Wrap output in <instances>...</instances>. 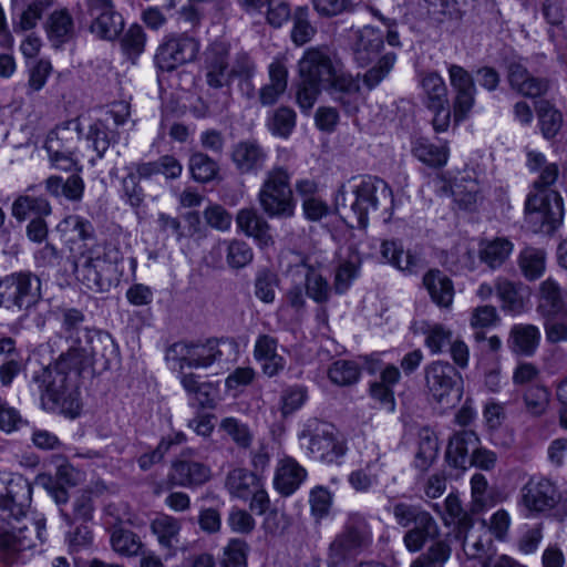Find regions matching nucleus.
Wrapping results in <instances>:
<instances>
[{
    "instance_id": "nucleus-20",
    "label": "nucleus",
    "mask_w": 567,
    "mask_h": 567,
    "mask_svg": "<svg viewBox=\"0 0 567 567\" xmlns=\"http://www.w3.org/2000/svg\"><path fill=\"white\" fill-rule=\"evenodd\" d=\"M229 50L230 45L224 41L214 42L206 49L204 72L208 86L221 89L230 85Z\"/></svg>"
},
{
    "instance_id": "nucleus-3",
    "label": "nucleus",
    "mask_w": 567,
    "mask_h": 567,
    "mask_svg": "<svg viewBox=\"0 0 567 567\" xmlns=\"http://www.w3.org/2000/svg\"><path fill=\"white\" fill-rule=\"evenodd\" d=\"M383 48L384 33L380 29L364 25L352 32L351 50L355 63L365 68L377 60L363 75V83L369 90L378 86L390 74L396 62L394 52H386L380 56Z\"/></svg>"
},
{
    "instance_id": "nucleus-11",
    "label": "nucleus",
    "mask_w": 567,
    "mask_h": 567,
    "mask_svg": "<svg viewBox=\"0 0 567 567\" xmlns=\"http://www.w3.org/2000/svg\"><path fill=\"white\" fill-rule=\"evenodd\" d=\"M41 299V281L31 271H19L0 279V308L29 311Z\"/></svg>"
},
{
    "instance_id": "nucleus-2",
    "label": "nucleus",
    "mask_w": 567,
    "mask_h": 567,
    "mask_svg": "<svg viewBox=\"0 0 567 567\" xmlns=\"http://www.w3.org/2000/svg\"><path fill=\"white\" fill-rule=\"evenodd\" d=\"M334 204L339 214L352 213L357 218L358 227L365 228L371 213L392 204V190L379 177L369 175L357 177L340 186Z\"/></svg>"
},
{
    "instance_id": "nucleus-39",
    "label": "nucleus",
    "mask_w": 567,
    "mask_h": 567,
    "mask_svg": "<svg viewBox=\"0 0 567 567\" xmlns=\"http://www.w3.org/2000/svg\"><path fill=\"white\" fill-rule=\"evenodd\" d=\"M47 190L55 196H64L69 200H80L84 190V182L78 174L70 175L66 179L61 176H50L45 181Z\"/></svg>"
},
{
    "instance_id": "nucleus-25",
    "label": "nucleus",
    "mask_w": 567,
    "mask_h": 567,
    "mask_svg": "<svg viewBox=\"0 0 567 567\" xmlns=\"http://www.w3.org/2000/svg\"><path fill=\"white\" fill-rule=\"evenodd\" d=\"M278 347L277 338L270 334H259L255 341L254 358L269 378L278 375L286 368V359L278 352Z\"/></svg>"
},
{
    "instance_id": "nucleus-61",
    "label": "nucleus",
    "mask_w": 567,
    "mask_h": 567,
    "mask_svg": "<svg viewBox=\"0 0 567 567\" xmlns=\"http://www.w3.org/2000/svg\"><path fill=\"white\" fill-rule=\"evenodd\" d=\"M383 464L375 461L367 465L364 468H359L351 472L348 476V482L357 492H368L374 484L379 482L377 468H381Z\"/></svg>"
},
{
    "instance_id": "nucleus-50",
    "label": "nucleus",
    "mask_w": 567,
    "mask_h": 567,
    "mask_svg": "<svg viewBox=\"0 0 567 567\" xmlns=\"http://www.w3.org/2000/svg\"><path fill=\"white\" fill-rule=\"evenodd\" d=\"M439 442L437 437L430 431L420 433L419 447L415 455V467L422 472L427 471L437 457Z\"/></svg>"
},
{
    "instance_id": "nucleus-15",
    "label": "nucleus",
    "mask_w": 567,
    "mask_h": 567,
    "mask_svg": "<svg viewBox=\"0 0 567 567\" xmlns=\"http://www.w3.org/2000/svg\"><path fill=\"white\" fill-rule=\"evenodd\" d=\"M70 358L84 370L95 360L102 359L106 362L117 355V346L110 333L95 329L85 332L81 343L74 348Z\"/></svg>"
},
{
    "instance_id": "nucleus-32",
    "label": "nucleus",
    "mask_w": 567,
    "mask_h": 567,
    "mask_svg": "<svg viewBox=\"0 0 567 567\" xmlns=\"http://www.w3.org/2000/svg\"><path fill=\"white\" fill-rule=\"evenodd\" d=\"M423 285L434 303L440 308H450L454 298V286L445 274L431 269L424 275Z\"/></svg>"
},
{
    "instance_id": "nucleus-53",
    "label": "nucleus",
    "mask_w": 567,
    "mask_h": 567,
    "mask_svg": "<svg viewBox=\"0 0 567 567\" xmlns=\"http://www.w3.org/2000/svg\"><path fill=\"white\" fill-rule=\"evenodd\" d=\"M218 169V164L207 154L198 152L189 158V171L196 182L208 183L213 181Z\"/></svg>"
},
{
    "instance_id": "nucleus-27",
    "label": "nucleus",
    "mask_w": 567,
    "mask_h": 567,
    "mask_svg": "<svg viewBox=\"0 0 567 567\" xmlns=\"http://www.w3.org/2000/svg\"><path fill=\"white\" fill-rule=\"evenodd\" d=\"M307 477V471L295 458L279 461L274 477L275 488L284 496L293 494Z\"/></svg>"
},
{
    "instance_id": "nucleus-35",
    "label": "nucleus",
    "mask_w": 567,
    "mask_h": 567,
    "mask_svg": "<svg viewBox=\"0 0 567 567\" xmlns=\"http://www.w3.org/2000/svg\"><path fill=\"white\" fill-rule=\"evenodd\" d=\"M82 127L80 118L71 120L51 131L45 141V150L49 154H61L65 145L74 147L75 142L81 137Z\"/></svg>"
},
{
    "instance_id": "nucleus-24",
    "label": "nucleus",
    "mask_w": 567,
    "mask_h": 567,
    "mask_svg": "<svg viewBox=\"0 0 567 567\" xmlns=\"http://www.w3.org/2000/svg\"><path fill=\"white\" fill-rule=\"evenodd\" d=\"M323 89L328 90L331 96L338 101L347 112H352L357 109L360 89L359 82L351 74L342 71L339 61L334 65V74Z\"/></svg>"
},
{
    "instance_id": "nucleus-23",
    "label": "nucleus",
    "mask_w": 567,
    "mask_h": 567,
    "mask_svg": "<svg viewBox=\"0 0 567 567\" xmlns=\"http://www.w3.org/2000/svg\"><path fill=\"white\" fill-rule=\"evenodd\" d=\"M507 79L513 90L527 97L540 96L548 90V82L533 76L522 60L508 61Z\"/></svg>"
},
{
    "instance_id": "nucleus-5",
    "label": "nucleus",
    "mask_w": 567,
    "mask_h": 567,
    "mask_svg": "<svg viewBox=\"0 0 567 567\" xmlns=\"http://www.w3.org/2000/svg\"><path fill=\"white\" fill-rule=\"evenodd\" d=\"M337 62L326 48H311L303 53L298 63L300 80L297 89V103L302 110L312 109L323 86L334 74Z\"/></svg>"
},
{
    "instance_id": "nucleus-45",
    "label": "nucleus",
    "mask_w": 567,
    "mask_h": 567,
    "mask_svg": "<svg viewBox=\"0 0 567 567\" xmlns=\"http://www.w3.org/2000/svg\"><path fill=\"white\" fill-rule=\"evenodd\" d=\"M219 430L223 431L239 449L247 450L254 442V432L250 426L235 416L220 420Z\"/></svg>"
},
{
    "instance_id": "nucleus-49",
    "label": "nucleus",
    "mask_w": 567,
    "mask_h": 567,
    "mask_svg": "<svg viewBox=\"0 0 567 567\" xmlns=\"http://www.w3.org/2000/svg\"><path fill=\"white\" fill-rule=\"evenodd\" d=\"M360 260L352 258L339 262L334 270L333 290L337 295L346 293L360 276Z\"/></svg>"
},
{
    "instance_id": "nucleus-28",
    "label": "nucleus",
    "mask_w": 567,
    "mask_h": 567,
    "mask_svg": "<svg viewBox=\"0 0 567 567\" xmlns=\"http://www.w3.org/2000/svg\"><path fill=\"white\" fill-rule=\"evenodd\" d=\"M478 443L480 439L474 431L463 430L455 433L451 437L446 450L449 463L456 468H467L471 463V455Z\"/></svg>"
},
{
    "instance_id": "nucleus-4",
    "label": "nucleus",
    "mask_w": 567,
    "mask_h": 567,
    "mask_svg": "<svg viewBox=\"0 0 567 567\" xmlns=\"http://www.w3.org/2000/svg\"><path fill=\"white\" fill-rule=\"evenodd\" d=\"M238 354V343L233 338H212L204 343L176 342L166 352V360L184 368L207 369L213 364L228 363Z\"/></svg>"
},
{
    "instance_id": "nucleus-38",
    "label": "nucleus",
    "mask_w": 567,
    "mask_h": 567,
    "mask_svg": "<svg viewBox=\"0 0 567 567\" xmlns=\"http://www.w3.org/2000/svg\"><path fill=\"white\" fill-rule=\"evenodd\" d=\"M262 480L246 468H234L226 477V488L234 497L247 501Z\"/></svg>"
},
{
    "instance_id": "nucleus-60",
    "label": "nucleus",
    "mask_w": 567,
    "mask_h": 567,
    "mask_svg": "<svg viewBox=\"0 0 567 567\" xmlns=\"http://www.w3.org/2000/svg\"><path fill=\"white\" fill-rule=\"evenodd\" d=\"M537 113L543 135L546 138L554 137L563 123L561 113L554 109L547 101H539L537 103Z\"/></svg>"
},
{
    "instance_id": "nucleus-29",
    "label": "nucleus",
    "mask_w": 567,
    "mask_h": 567,
    "mask_svg": "<svg viewBox=\"0 0 567 567\" xmlns=\"http://www.w3.org/2000/svg\"><path fill=\"white\" fill-rule=\"evenodd\" d=\"M233 162L241 174H256L265 166L266 151L255 141H243L235 145Z\"/></svg>"
},
{
    "instance_id": "nucleus-10",
    "label": "nucleus",
    "mask_w": 567,
    "mask_h": 567,
    "mask_svg": "<svg viewBox=\"0 0 567 567\" xmlns=\"http://www.w3.org/2000/svg\"><path fill=\"white\" fill-rule=\"evenodd\" d=\"M291 174L282 166L269 169L258 193V202L270 218H290L295 215L296 202L290 185Z\"/></svg>"
},
{
    "instance_id": "nucleus-1",
    "label": "nucleus",
    "mask_w": 567,
    "mask_h": 567,
    "mask_svg": "<svg viewBox=\"0 0 567 567\" xmlns=\"http://www.w3.org/2000/svg\"><path fill=\"white\" fill-rule=\"evenodd\" d=\"M82 371L70 355L63 353L53 365L44 369L39 378L43 408L76 417L81 410L79 379Z\"/></svg>"
},
{
    "instance_id": "nucleus-51",
    "label": "nucleus",
    "mask_w": 567,
    "mask_h": 567,
    "mask_svg": "<svg viewBox=\"0 0 567 567\" xmlns=\"http://www.w3.org/2000/svg\"><path fill=\"white\" fill-rule=\"evenodd\" d=\"M111 545L114 551L126 557L137 556L143 547L141 538L135 533L124 528L113 530Z\"/></svg>"
},
{
    "instance_id": "nucleus-47",
    "label": "nucleus",
    "mask_w": 567,
    "mask_h": 567,
    "mask_svg": "<svg viewBox=\"0 0 567 567\" xmlns=\"http://www.w3.org/2000/svg\"><path fill=\"white\" fill-rule=\"evenodd\" d=\"M220 246L225 248L226 261L233 269L244 268L254 259L252 248L244 240H224L220 243Z\"/></svg>"
},
{
    "instance_id": "nucleus-36",
    "label": "nucleus",
    "mask_w": 567,
    "mask_h": 567,
    "mask_svg": "<svg viewBox=\"0 0 567 567\" xmlns=\"http://www.w3.org/2000/svg\"><path fill=\"white\" fill-rule=\"evenodd\" d=\"M419 83L422 89L423 102L427 109H437V106L449 103L447 86L439 73H422Z\"/></svg>"
},
{
    "instance_id": "nucleus-43",
    "label": "nucleus",
    "mask_w": 567,
    "mask_h": 567,
    "mask_svg": "<svg viewBox=\"0 0 567 567\" xmlns=\"http://www.w3.org/2000/svg\"><path fill=\"white\" fill-rule=\"evenodd\" d=\"M513 244L504 238H496L492 241L481 244L478 256L482 262L491 269L501 267L509 257Z\"/></svg>"
},
{
    "instance_id": "nucleus-41",
    "label": "nucleus",
    "mask_w": 567,
    "mask_h": 567,
    "mask_svg": "<svg viewBox=\"0 0 567 567\" xmlns=\"http://www.w3.org/2000/svg\"><path fill=\"white\" fill-rule=\"evenodd\" d=\"M51 212V205L44 197L19 196L12 204V215L18 220H24L29 217H45Z\"/></svg>"
},
{
    "instance_id": "nucleus-34",
    "label": "nucleus",
    "mask_w": 567,
    "mask_h": 567,
    "mask_svg": "<svg viewBox=\"0 0 567 567\" xmlns=\"http://www.w3.org/2000/svg\"><path fill=\"white\" fill-rule=\"evenodd\" d=\"M151 532L161 548L174 551L179 544L181 520L169 515H158L151 522Z\"/></svg>"
},
{
    "instance_id": "nucleus-62",
    "label": "nucleus",
    "mask_w": 567,
    "mask_h": 567,
    "mask_svg": "<svg viewBox=\"0 0 567 567\" xmlns=\"http://www.w3.org/2000/svg\"><path fill=\"white\" fill-rule=\"evenodd\" d=\"M451 555L450 546L444 542L434 543L425 554L415 559L411 567H443Z\"/></svg>"
},
{
    "instance_id": "nucleus-26",
    "label": "nucleus",
    "mask_w": 567,
    "mask_h": 567,
    "mask_svg": "<svg viewBox=\"0 0 567 567\" xmlns=\"http://www.w3.org/2000/svg\"><path fill=\"white\" fill-rule=\"evenodd\" d=\"M32 499L31 484L22 475H12L7 483V493L3 501L2 518L11 515H23Z\"/></svg>"
},
{
    "instance_id": "nucleus-17",
    "label": "nucleus",
    "mask_w": 567,
    "mask_h": 567,
    "mask_svg": "<svg viewBox=\"0 0 567 567\" xmlns=\"http://www.w3.org/2000/svg\"><path fill=\"white\" fill-rule=\"evenodd\" d=\"M91 17L90 31L96 38L113 41L124 29V19L112 0H85Z\"/></svg>"
},
{
    "instance_id": "nucleus-33",
    "label": "nucleus",
    "mask_w": 567,
    "mask_h": 567,
    "mask_svg": "<svg viewBox=\"0 0 567 567\" xmlns=\"http://www.w3.org/2000/svg\"><path fill=\"white\" fill-rule=\"evenodd\" d=\"M537 310L543 317L560 316L565 312L563 289L551 277L539 285Z\"/></svg>"
},
{
    "instance_id": "nucleus-40",
    "label": "nucleus",
    "mask_w": 567,
    "mask_h": 567,
    "mask_svg": "<svg viewBox=\"0 0 567 567\" xmlns=\"http://www.w3.org/2000/svg\"><path fill=\"white\" fill-rule=\"evenodd\" d=\"M382 258L393 267L408 274L416 271V259L409 251H404L396 240H383L381 244Z\"/></svg>"
},
{
    "instance_id": "nucleus-37",
    "label": "nucleus",
    "mask_w": 567,
    "mask_h": 567,
    "mask_svg": "<svg viewBox=\"0 0 567 567\" xmlns=\"http://www.w3.org/2000/svg\"><path fill=\"white\" fill-rule=\"evenodd\" d=\"M270 82L259 90L262 105H271L278 101L287 89L288 70L284 63L275 61L269 65Z\"/></svg>"
},
{
    "instance_id": "nucleus-64",
    "label": "nucleus",
    "mask_w": 567,
    "mask_h": 567,
    "mask_svg": "<svg viewBox=\"0 0 567 567\" xmlns=\"http://www.w3.org/2000/svg\"><path fill=\"white\" fill-rule=\"evenodd\" d=\"M58 228L62 233H72L74 235L72 239L86 240L92 238L94 234L91 221L78 215L65 217Z\"/></svg>"
},
{
    "instance_id": "nucleus-58",
    "label": "nucleus",
    "mask_w": 567,
    "mask_h": 567,
    "mask_svg": "<svg viewBox=\"0 0 567 567\" xmlns=\"http://www.w3.org/2000/svg\"><path fill=\"white\" fill-rule=\"evenodd\" d=\"M293 27L291 30V40L297 45H303L309 42L316 33V28L309 21V10L307 7H298L293 13Z\"/></svg>"
},
{
    "instance_id": "nucleus-22",
    "label": "nucleus",
    "mask_w": 567,
    "mask_h": 567,
    "mask_svg": "<svg viewBox=\"0 0 567 567\" xmlns=\"http://www.w3.org/2000/svg\"><path fill=\"white\" fill-rule=\"evenodd\" d=\"M55 316L60 322L58 338L60 341L64 340L66 346L61 353L72 355L74 348L81 343L85 332L90 330L84 326L85 315L73 307H59Z\"/></svg>"
},
{
    "instance_id": "nucleus-57",
    "label": "nucleus",
    "mask_w": 567,
    "mask_h": 567,
    "mask_svg": "<svg viewBox=\"0 0 567 567\" xmlns=\"http://www.w3.org/2000/svg\"><path fill=\"white\" fill-rule=\"evenodd\" d=\"M85 140L89 147L96 153L97 158H102L111 144V136L106 124L101 120L91 123L85 133Z\"/></svg>"
},
{
    "instance_id": "nucleus-52",
    "label": "nucleus",
    "mask_w": 567,
    "mask_h": 567,
    "mask_svg": "<svg viewBox=\"0 0 567 567\" xmlns=\"http://www.w3.org/2000/svg\"><path fill=\"white\" fill-rule=\"evenodd\" d=\"M74 25L68 10L54 11L49 19L48 34L52 40L64 42L72 38Z\"/></svg>"
},
{
    "instance_id": "nucleus-13",
    "label": "nucleus",
    "mask_w": 567,
    "mask_h": 567,
    "mask_svg": "<svg viewBox=\"0 0 567 567\" xmlns=\"http://www.w3.org/2000/svg\"><path fill=\"white\" fill-rule=\"evenodd\" d=\"M393 515L402 527L413 526L404 535V544L410 551L420 550L427 540L439 535V526L433 516L420 506L398 503Z\"/></svg>"
},
{
    "instance_id": "nucleus-44",
    "label": "nucleus",
    "mask_w": 567,
    "mask_h": 567,
    "mask_svg": "<svg viewBox=\"0 0 567 567\" xmlns=\"http://www.w3.org/2000/svg\"><path fill=\"white\" fill-rule=\"evenodd\" d=\"M495 291L504 311L517 315L524 310V298L520 296L517 286L511 280L503 277L496 278Z\"/></svg>"
},
{
    "instance_id": "nucleus-63",
    "label": "nucleus",
    "mask_w": 567,
    "mask_h": 567,
    "mask_svg": "<svg viewBox=\"0 0 567 567\" xmlns=\"http://www.w3.org/2000/svg\"><path fill=\"white\" fill-rule=\"evenodd\" d=\"M277 286L278 277L275 272L268 269L260 270L255 279V295L260 301L271 303L276 297Z\"/></svg>"
},
{
    "instance_id": "nucleus-30",
    "label": "nucleus",
    "mask_w": 567,
    "mask_h": 567,
    "mask_svg": "<svg viewBox=\"0 0 567 567\" xmlns=\"http://www.w3.org/2000/svg\"><path fill=\"white\" fill-rule=\"evenodd\" d=\"M237 228L260 246L274 244L270 225L255 208H241L236 216Z\"/></svg>"
},
{
    "instance_id": "nucleus-46",
    "label": "nucleus",
    "mask_w": 567,
    "mask_h": 567,
    "mask_svg": "<svg viewBox=\"0 0 567 567\" xmlns=\"http://www.w3.org/2000/svg\"><path fill=\"white\" fill-rule=\"evenodd\" d=\"M422 332L425 336L424 343L433 354L446 350L454 340L453 331L442 323H425Z\"/></svg>"
},
{
    "instance_id": "nucleus-6",
    "label": "nucleus",
    "mask_w": 567,
    "mask_h": 567,
    "mask_svg": "<svg viewBox=\"0 0 567 567\" xmlns=\"http://www.w3.org/2000/svg\"><path fill=\"white\" fill-rule=\"evenodd\" d=\"M122 259L120 249L112 244H96L86 249L75 265L78 280L95 292L107 291L112 286L115 266Z\"/></svg>"
},
{
    "instance_id": "nucleus-54",
    "label": "nucleus",
    "mask_w": 567,
    "mask_h": 567,
    "mask_svg": "<svg viewBox=\"0 0 567 567\" xmlns=\"http://www.w3.org/2000/svg\"><path fill=\"white\" fill-rule=\"evenodd\" d=\"M471 526L472 519L467 515H464L458 519L457 536L462 539L464 551L470 558H482L485 554V546L489 544V539L484 542L481 536L472 539V535L468 534Z\"/></svg>"
},
{
    "instance_id": "nucleus-42",
    "label": "nucleus",
    "mask_w": 567,
    "mask_h": 567,
    "mask_svg": "<svg viewBox=\"0 0 567 567\" xmlns=\"http://www.w3.org/2000/svg\"><path fill=\"white\" fill-rule=\"evenodd\" d=\"M518 267L527 280L540 278L546 269L545 251L534 247L524 248L518 256Z\"/></svg>"
},
{
    "instance_id": "nucleus-56",
    "label": "nucleus",
    "mask_w": 567,
    "mask_h": 567,
    "mask_svg": "<svg viewBox=\"0 0 567 567\" xmlns=\"http://www.w3.org/2000/svg\"><path fill=\"white\" fill-rule=\"evenodd\" d=\"M413 153L415 157L430 166L440 167L447 162L446 146H436L423 140L415 142Z\"/></svg>"
},
{
    "instance_id": "nucleus-59",
    "label": "nucleus",
    "mask_w": 567,
    "mask_h": 567,
    "mask_svg": "<svg viewBox=\"0 0 567 567\" xmlns=\"http://www.w3.org/2000/svg\"><path fill=\"white\" fill-rule=\"evenodd\" d=\"M328 377L337 385H351L359 380L360 369L353 361L338 360L329 368Z\"/></svg>"
},
{
    "instance_id": "nucleus-21",
    "label": "nucleus",
    "mask_w": 567,
    "mask_h": 567,
    "mask_svg": "<svg viewBox=\"0 0 567 567\" xmlns=\"http://www.w3.org/2000/svg\"><path fill=\"white\" fill-rule=\"evenodd\" d=\"M460 380V373L449 362L435 361L425 368L426 388L439 403L449 402V396Z\"/></svg>"
},
{
    "instance_id": "nucleus-7",
    "label": "nucleus",
    "mask_w": 567,
    "mask_h": 567,
    "mask_svg": "<svg viewBox=\"0 0 567 567\" xmlns=\"http://www.w3.org/2000/svg\"><path fill=\"white\" fill-rule=\"evenodd\" d=\"M6 519L9 528L0 533V557L4 564L13 565L22 551L43 542L45 519L42 516L28 517L25 513Z\"/></svg>"
},
{
    "instance_id": "nucleus-9",
    "label": "nucleus",
    "mask_w": 567,
    "mask_h": 567,
    "mask_svg": "<svg viewBox=\"0 0 567 567\" xmlns=\"http://www.w3.org/2000/svg\"><path fill=\"white\" fill-rule=\"evenodd\" d=\"M371 542L372 533L365 517L359 513L350 514L342 532L329 546L328 567H348Z\"/></svg>"
},
{
    "instance_id": "nucleus-16",
    "label": "nucleus",
    "mask_w": 567,
    "mask_h": 567,
    "mask_svg": "<svg viewBox=\"0 0 567 567\" xmlns=\"http://www.w3.org/2000/svg\"><path fill=\"white\" fill-rule=\"evenodd\" d=\"M199 51V43L189 35H169L158 47L155 62L159 70L171 72L193 61Z\"/></svg>"
},
{
    "instance_id": "nucleus-8",
    "label": "nucleus",
    "mask_w": 567,
    "mask_h": 567,
    "mask_svg": "<svg viewBox=\"0 0 567 567\" xmlns=\"http://www.w3.org/2000/svg\"><path fill=\"white\" fill-rule=\"evenodd\" d=\"M300 446L309 457L327 464H339L347 446L334 425L317 419L308 420L298 434Z\"/></svg>"
},
{
    "instance_id": "nucleus-31",
    "label": "nucleus",
    "mask_w": 567,
    "mask_h": 567,
    "mask_svg": "<svg viewBox=\"0 0 567 567\" xmlns=\"http://www.w3.org/2000/svg\"><path fill=\"white\" fill-rule=\"evenodd\" d=\"M540 331L534 324H514L507 339L509 350L523 357H533L539 346Z\"/></svg>"
},
{
    "instance_id": "nucleus-12",
    "label": "nucleus",
    "mask_w": 567,
    "mask_h": 567,
    "mask_svg": "<svg viewBox=\"0 0 567 567\" xmlns=\"http://www.w3.org/2000/svg\"><path fill=\"white\" fill-rule=\"evenodd\" d=\"M564 221V199L559 193L529 194L525 204V224L533 233L551 235Z\"/></svg>"
},
{
    "instance_id": "nucleus-55",
    "label": "nucleus",
    "mask_w": 567,
    "mask_h": 567,
    "mask_svg": "<svg viewBox=\"0 0 567 567\" xmlns=\"http://www.w3.org/2000/svg\"><path fill=\"white\" fill-rule=\"evenodd\" d=\"M296 126V112L288 106L275 110L268 120L269 131L280 137H288Z\"/></svg>"
},
{
    "instance_id": "nucleus-48",
    "label": "nucleus",
    "mask_w": 567,
    "mask_h": 567,
    "mask_svg": "<svg viewBox=\"0 0 567 567\" xmlns=\"http://www.w3.org/2000/svg\"><path fill=\"white\" fill-rule=\"evenodd\" d=\"M306 293L317 303H326L331 296V287L327 279L313 267H306Z\"/></svg>"
},
{
    "instance_id": "nucleus-18",
    "label": "nucleus",
    "mask_w": 567,
    "mask_h": 567,
    "mask_svg": "<svg viewBox=\"0 0 567 567\" xmlns=\"http://www.w3.org/2000/svg\"><path fill=\"white\" fill-rule=\"evenodd\" d=\"M451 86L455 92L453 116L456 124L463 122L475 103L476 86L468 71L457 64L449 66Z\"/></svg>"
},
{
    "instance_id": "nucleus-19",
    "label": "nucleus",
    "mask_w": 567,
    "mask_h": 567,
    "mask_svg": "<svg viewBox=\"0 0 567 567\" xmlns=\"http://www.w3.org/2000/svg\"><path fill=\"white\" fill-rule=\"evenodd\" d=\"M560 501L557 486L546 477H532L520 491V503L530 513L554 508Z\"/></svg>"
},
{
    "instance_id": "nucleus-14",
    "label": "nucleus",
    "mask_w": 567,
    "mask_h": 567,
    "mask_svg": "<svg viewBox=\"0 0 567 567\" xmlns=\"http://www.w3.org/2000/svg\"><path fill=\"white\" fill-rule=\"evenodd\" d=\"M194 454V450L184 449L172 462L167 475V484L171 487L196 488L210 480V467L193 460Z\"/></svg>"
}]
</instances>
